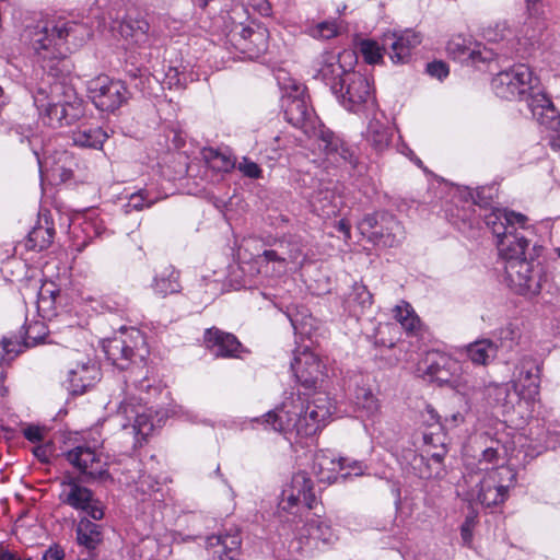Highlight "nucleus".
Returning <instances> with one entry per match:
<instances>
[{
    "instance_id": "2f4dec72",
    "label": "nucleus",
    "mask_w": 560,
    "mask_h": 560,
    "mask_svg": "<svg viewBox=\"0 0 560 560\" xmlns=\"http://www.w3.org/2000/svg\"><path fill=\"white\" fill-rule=\"evenodd\" d=\"M152 289L154 293L161 298L178 293L182 289L179 272L172 266L164 268L161 272L155 275Z\"/></svg>"
},
{
    "instance_id": "7c9ffc66",
    "label": "nucleus",
    "mask_w": 560,
    "mask_h": 560,
    "mask_svg": "<svg viewBox=\"0 0 560 560\" xmlns=\"http://www.w3.org/2000/svg\"><path fill=\"white\" fill-rule=\"evenodd\" d=\"M465 353L474 364L488 365L495 359L498 347L490 339H480L467 345Z\"/></svg>"
},
{
    "instance_id": "ddd939ff",
    "label": "nucleus",
    "mask_w": 560,
    "mask_h": 560,
    "mask_svg": "<svg viewBox=\"0 0 560 560\" xmlns=\"http://www.w3.org/2000/svg\"><path fill=\"white\" fill-rule=\"evenodd\" d=\"M528 108L538 124L549 130V143L556 151H560V113L552 101L545 93L532 95Z\"/></svg>"
},
{
    "instance_id": "8fccbe9b",
    "label": "nucleus",
    "mask_w": 560,
    "mask_h": 560,
    "mask_svg": "<svg viewBox=\"0 0 560 560\" xmlns=\"http://www.w3.org/2000/svg\"><path fill=\"white\" fill-rule=\"evenodd\" d=\"M347 302L350 307H353L352 311L357 313V308L363 310L372 304V294L365 285L355 283Z\"/></svg>"
},
{
    "instance_id": "c756f323",
    "label": "nucleus",
    "mask_w": 560,
    "mask_h": 560,
    "mask_svg": "<svg viewBox=\"0 0 560 560\" xmlns=\"http://www.w3.org/2000/svg\"><path fill=\"white\" fill-rule=\"evenodd\" d=\"M372 235L378 236L385 246H395L405 237V230L395 217L388 213L381 215L380 231H373Z\"/></svg>"
},
{
    "instance_id": "72a5a7b5",
    "label": "nucleus",
    "mask_w": 560,
    "mask_h": 560,
    "mask_svg": "<svg viewBox=\"0 0 560 560\" xmlns=\"http://www.w3.org/2000/svg\"><path fill=\"white\" fill-rule=\"evenodd\" d=\"M366 141L378 152L384 151L390 143V128L376 117L371 119L365 132Z\"/></svg>"
},
{
    "instance_id": "774afa93",
    "label": "nucleus",
    "mask_w": 560,
    "mask_h": 560,
    "mask_svg": "<svg viewBox=\"0 0 560 560\" xmlns=\"http://www.w3.org/2000/svg\"><path fill=\"white\" fill-rule=\"evenodd\" d=\"M65 551L58 545L49 546L43 555V560H63Z\"/></svg>"
},
{
    "instance_id": "a211bd4d",
    "label": "nucleus",
    "mask_w": 560,
    "mask_h": 560,
    "mask_svg": "<svg viewBox=\"0 0 560 560\" xmlns=\"http://www.w3.org/2000/svg\"><path fill=\"white\" fill-rule=\"evenodd\" d=\"M66 457L79 471L90 478H104L107 475V463L101 453L88 446L70 450Z\"/></svg>"
},
{
    "instance_id": "338daca9",
    "label": "nucleus",
    "mask_w": 560,
    "mask_h": 560,
    "mask_svg": "<svg viewBox=\"0 0 560 560\" xmlns=\"http://www.w3.org/2000/svg\"><path fill=\"white\" fill-rule=\"evenodd\" d=\"M505 215V209H493L483 215L485 223L489 229H491L499 220L504 219Z\"/></svg>"
},
{
    "instance_id": "0e129e2a",
    "label": "nucleus",
    "mask_w": 560,
    "mask_h": 560,
    "mask_svg": "<svg viewBox=\"0 0 560 560\" xmlns=\"http://www.w3.org/2000/svg\"><path fill=\"white\" fill-rule=\"evenodd\" d=\"M23 435L30 442L36 443L45 439L46 430L39 425H27L23 430Z\"/></svg>"
},
{
    "instance_id": "f3484780",
    "label": "nucleus",
    "mask_w": 560,
    "mask_h": 560,
    "mask_svg": "<svg viewBox=\"0 0 560 560\" xmlns=\"http://www.w3.org/2000/svg\"><path fill=\"white\" fill-rule=\"evenodd\" d=\"M291 369L298 382L305 388L315 387L324 373L319 358L307 348L295 351Z\"/></svg>"
},
{
    "instance_id": "7ed1b4c3",
    "label": "nucleus",
    "mask_w": 560,
    "mask_h": 560,
    "mask_svg": "<svg viewBox=\"0 0 560 560\" xmlns=\"http://www.w3.org/2000/svg\"><path fill=\"white\" fill-rule=\"evenodd\" d=\"M151 384L145 377L138 381L131 378L126 381L124 397L119 401L116 420L122 430L133 435L135 445L141 444L154 429V417L152 410L143 405L142 397L136 396V390L148 389Z\"/></svg>"
},
{
    "instance_id": "c03bdc74",
    "label": "nucleus",
    "mask_w": 560,
    "mask_h": 560,
    "mask_svg": "<svg viewBox=\"0 0 560 560\" xmlns=\"http://www.w3.org/2000/svg\"><path fill=\"white\" fill-rule=\"evenodd\" d=\"M495 401L501 405L505 411L514 409L515 405L524 400L522 395L513 388L510 390L509 384H501L494 387Z\"/></svg>"
},
{
    "instance_id": "a18cd8bd",
    "label": "nucleus",
    "mask_w": 560,
    "mask_h": 560,
    "mask_svg": "<svg viewBox=\"0 0 560 560\" xmlns=\"http://www.w3.org/2000/svg\"><path fill=\"white\" fill-rule=\"evenodd\" d=\"M159 199V197H152L148 189H141L130 195L127 203L124 205V211L125 213H129L133 210L141 211L144 208L153 206Z\"/></svg>"
},
{
    "instance_id": "6e6d98bb",
    "label": "nucleus",
    "mask_w": 560,
    "mask_h": 560,
    "mask_svg": "<svg viewBox=\"0 0 560 560\" xmlns=\"http://www.w3.org/2000/svg\"><path fill=\"white\" fill-rule=\"evenodd\" d=\"M136 489L143 495L154 497V500H160L158 497L161 491L160 482L151 475H141L136 483Z\"/></svg>"
},
{
    "instance_id": "603ef678",
    "label": "nucleus",
    "mask_w": 560,
    "mask_h": 560,
    "mask_svg": "<svg viewBox=\"0 0 560 560\" xmlns=\"http://www.w3.org/2000/svg\"><path fill=\"white\" fill-rule=\"evenodd\" d=\"M261 258L267 264H273L272 270L278 275L281 276L289 271L284 250L280 248V244L278 245V248L276 249H266L261 254Z\"/></svg>"
},
{
    "instance_id": "39448f33",
    "label": "nucleus",
    "mask_w": 560,
    "mask_h": 560,
    "mask_svg": "<svg viewBox=\"0 0 560 560\" xmlns=\"http://www.w3.org/2000/svg\"><path fill=\"white\" fill-rule=\"evenodd\" d=\"M534 81L530 68L520 63L499 72L491 84L497 96L509 101L525 100L528 103L532 95L541 93L535 91Z\"/></svg>"
},
{
    "instance_id": "4c0bfd02",
    "label": "nucleus",
    "mask_w": 560,
    "mask_h": 560,
    "mask_svg": "<svg viewBox=\"0 0 560 560\" xmlns=\"http://www.w3.org/2000/svg\"><path fill=\"white\" fill-rule=\"evenodd\" d=\"M540 33L541 27L539 22L533 18H528L515 34V39L518 45L516 50H526L529 46H533L538 40Z\"/></svg>"
},
{
    "instance_id": "6ab92c4d",
    "label": "nucleus",
    "mask_w": 560,
    "mask_h": 560,
    "mask_svg": "<svg viewBox=\"0 0 560 560\" xmlns=\"http://www.w3.org/2000/svg\"><path fill=\"white\" fill-rule=\"evenodd\" d=\"M421 43L419 33L407 30L399 34H386L383 48L388 49V56L394 63H405L409 60L411 50Z\"/></svg>"
},
{
    "instance_id": "412c9836",
    "label": "nucleus",
    "mask_w": 560,
    "mask_h": 560,
    "mask_svg": "<svg viewBox=\"0 0 560 560\" xmlns=\"http://www.w3.org/2000/svg\"><path fill=\"white\" fill-rule=\"evenodd\" d=\"M34 104L38 110L43 124L58 128L66 125L61 100L49 95L44 89H38L34 95Z\"/></svg>"
},
{
    "instance_id": "aec40b11",
    "label": "nucleus",
    "mask_w": 560,
    "mask_h": 560,
    "mask_svg": "<svg viewBox=\"0 0 560 560\" xmlns=\"http://www.w3.org/2000/svg\"><path fill=\"white\" fill-rule=\"evenodd\" d=\"M447 54L460 62H478L491 59L490 52L481 45L463 35L453 36L446 45Z\"/></svg>"
},
{
    "instance_id": "3c124183",
    "label": "nucleus",
    "mask_w": 560,
    "mask_h": 560,
    "mask_svg": "<svg viewBox=\"0 0 560 560\" xmlns=\"http://www.w3.org/2000/svg\"><path fill=\"white\" fill-rule=\"evenodd\" d=\"M360 51L364 60L370 65L378 63L383 60V52L388 54V49H384L375 40L364 39L360 43Z\"/></svg>"
},
{
    "instance_id": "5701e85b",
    "label": "nucleus",
    "mask_w": 560,
    "mask_h": 560,
    "mask_svg": "<svg viewBox=\"0 0 560 560\" xmlns=\"http://www.w3.org/2000/svg\"><path fill=\"white\" fill-rule=\"evenodd\" d=\"M205 341L215 357L238 358L243 352V347L234 335L217 328L206 331Z\"/></svg>"
},
{
    "instance_id": "052dcab7",
    "label": "nucleus",
    "mask_w": 560,
    "mask_h": 560,
    "mask_svg": "<svg viewBox=\"0 0 560 560\" xmlns=\"http://www.w3.org/2000/svg\"><path fill=\"white\" fill-rule=\"evenodd\" d=\"M382 213H374V214H368L365 215L362 221L359 223V229L361 232L364 233H371L373 231H380L381 229V215Z\"/></svg>"
},
{
    "instance_id": "f257e3e1",
    "label": "nucleus",
    "mask_w": 560,
    "mask_h": 560,
    "mask_svg": "<svg viewBox=\"0 0 560 560\" xmlns=\"http://www.w3.org/2000/svg\"><path fill=\"white\" fill-rule=\"evenodd\" d=\"M325 397L305 402L301 397H290L280 408L264 416L262 424L281 433L290 443L315 434L331 416Z\"/></svg>"
},
{
    "instance_id": "4468645a",
    "label": "nucleus",
    "mask_w": 560,
    "mask_h": 560,
    "mask_svg": "<svg viewBox=\"0 0 560 560\" xmlns=\"http://www.w3.org/2000/svg\"><path fill=\"white\" fill-rule=\"evenodd\" d=\"M512 386L525 401H535L539 395L540 368L533 358H523L515 368Z\"/></svg>"
},
{
    "instance_id": "20e7f679",
    "label": "nucleus",
    "mask_w": 560,
    "mask_h": 560,
    "mask_svg": "<svg viewBox=\"0 0 560 560\" xmlns=\"http://www.w3.org/2000/svg\"><path fill=\"white\" fill-rule=\"evenodd\" d=\"M80 26L73 22L59 20L36 26L32 33L31 44L40 61L58 59L69 50L65 48L68 38L75 36Z\"/></svg>"
},
{
    "instance_id": "49530a36",
    "label": "nucleus",
    "mask_w": 560,
    "mask_h": 560,
    "mask_svg": "<svg viewBox=\"0 0 560 560\" xmlns=\"http://www.w3.org/2000/svg\"><path fill=\"white\" fill-rule=\"evenodd\" d=\"M47 336L48 328L46 324L43 320L37 319L26 326L23 343L25 347H34L40 342H44Z\"/></svg>"
},
{
    "instance_id": "cd10ccee",
    "label": "nucleus",
    "mask_w": 560,
    "mask_h": 560,
    "mask_svg": "<svg viewBox=\"0 0 560 560\" xmlns=\"http://www.w3.org/2000/svg\"><path fill=\"white\" fill-rule=\"evenodd\" d=\"M517 229L497 241L499 255L506 261L525 256L528 241Z\"/></svg>"
},
{
    "instance_id": "79ce46f5",
    "label": "nucleus",
    "mask_w": 560,
    "mask_h": 560,
    "mask_svg": "<svg viewBox=\"0 0 560 560\" xmlns=\"http://www.w3.org/2000/svg\"><path fill=\"white\" fill-rule=\"evenodd\" d=\"M280 248L284 250L285 260L289 270L300 269L306 261V254L303 245L299 242H281Z\"/></svg>"
},
{
    "instance_id": "f8f14e48",
    "label": "nucleus",
    "mask_w": 560,
    "mask_h": 560,
    "mask_svg": "<svg viewBox=\"0 0 560 560\" xmlns=\"http://www.w3.org/2000/svg\"><path fill=\"white\" fill-rule=\"evenodd\" d=\"M88 96L97 109L113 113L128 101L130 93L122 81L101 74L88 82Z\"/></svg>"
},
{
    "instance_id": "bf43d9fd",
    "label": "nucleus",
    "mask_w": 560,
    "mask_h": 560,
    "mask_svg": "<svg viewBox=\"0 0 560 560\" xmlns=\"http://www.w3.org/2000/svg\"><path fill=\"white\" fill-rule=\"evenodd\" d=\"M338 460H345V469L339 472V477L346 479L349 476H361L364 472V466L361 462L352 460L350 458L340 457Z\"/></svg>"
},
{
    "instance_id": "1a4fd4ad",
    "label": "nucleus",
    "mask_w": 560,
    "mask_h": 560,
    "mask_svg": "<svg viewBox=\"0 0 560 560\" xmlns=\"http://www.w3.org/2000/svg\"><path fill=\"white\" fill-rule=\"evenodd\" d=\"M338 540L331 524L325 520H311L290 544V550L301 556H312L316 551L330 548Z\"/></svg>"
},
{
    "instance_id": "4be33fe9",
    "label": "nucleus",
    "mask_w": 560,
    "mask_h": 560,
    "mask_svg": "<svg viewBox=\"0 0 560 560\" xmlns=\"http://www.w3.org/2000/svg\"><path fill=\"white\" fill-rule=\"evenodd\" d=\"M101 372L92 361L78 362L68 371L65 383L72 394H83L88 387L100 380Z\"/></svg>"
},
{
    "instance_id": "393cba45",
    "label": "nucleus",
    "mask_w": 560,
    "mask_h": 560,
    "mask_svg": "<svg viewBox=\"0 0 560 560\" xmlns=\"http://www.w3.org/2000/svg\"><path fill=\"white\" fill-rule=\"evenodd\" d=\"M120 35L132 46L149 48L153 44L150 24L144 19H126L119 25Z\"/></svg>"
},
{
    "instance_id": "a878e982",
    "label": "nucleus",
    "mask_w": 560,
    "mask_h": 560,
    "mask_svg": "<svg viewBox=\"0 0 560 560\" xmlns=\"http://www.w3.org/2000/svg\"><path fill=\"white\" fill-rule=\"evenodd\" d=\"M345 468V460H338L331 454L323 451L315 454L312 463V472L319 482H336L339 478V472Z\"/></svg>"
},
{
    "instance_id": "423d86ee",
    "label": "nucleus",
    "mask_w": 560,
    "mask_h": 560,
    "mask_svg": "<svg viewBox=\"0 0 560 560\" xmlns=\"http://www.w3.org/2000/svg\"><path fill=\"white\" fill-rule=\"evenodd\" d=\"M514 479V474L508 467L492 469L470 489L468 499L487 508L499 505L506 500Z\"/></svg>"
},
{
    "instance_id": "e2e57ef3",
    "label": "nucleus",
    "mask_w": 560,
    "mask_h": 560,
    "mask_svg": "<svg viewBox=\"0 0 560 560\" xmlns=\"http://www.w3.org/2000/svg\"><path fill=\"white\" fill-rule=\"evenodd\" d=\"M238 170L249 178H259L261 175V170L258 164L247 158H244L242 162H240Z\"/></svg>"
},
{
    "instance_id": "13d9d810",
    "label": "nucleus",
    "mask_w": 560,
    "mask_h": 560,
    "mask_svg": "<svg viewBox=\"0 0 560 560\" xmlns=\"http://www.w3.org/2000/svg\"><path fill=\"white\" fill-rule=\"evenodd\" d=\"M492 444H495V447L482 446L481 462L497 464L499 459L508 456V447L502 441H492Z\"/></svg>"
},
{
    "instance_id": "9b49d317",
    "label": "nucleus",
    "mask_w": 560,
    "mask_h": 560,
    "mask_svg": "<svg viewBox=\"0 0 560 560\" xmlns=\"http://www.w3.org/2000/svg\"><path fill=\"white\" fill-rule=\"evenodd\" d=\"M144 337L140 330L129 328L120 336H116L104 342L103 349L108 360L119 369H127L128 362L139 358L143 360L145 350Z\"/></svg>"
},
{
    "instance_id": "6e6552de",
    "label": "nucleus",
    "mask_w": 560,
    "mask_h": 560,
    "mask_svg": "<svg viewBox=\"0 0 560 560\" xmlns=\"http://www.w3.org/2000/svg\"><path fill=\"white\" fill-rule=\"evenodd\" d=\"M355 63L357 56L352 50L346 49L339 54L326 51L314 62L313 78L324 82L334 93L340 91L341 82Z\"/></svg>"
},
{
    "instance_id": "5fc2aeb1",
    "label": "nucleus",
    "mask_w": 560,
    "mask_h": 560,
    "mask_svg": "<svg viewBox=\"0 0 560 560\" xmlns=\"http://www.w3.org/2000/svg\"><path fill=\"white\" fill-rule=\"evenodd\" d=\"M338 33V27L335 22L324 21L316 25L308 26L306 34L317 39H330Z\"/></svg>"
},
{
    "instance_id": "4d7b16f0",
    "label": "nucleus",
    "mask_w": 560,
    "mask_h": 560,
    "mask_svg": "<svg viewBox=\"0 0 560 560\" xmlns=\"http://www.w3.org/2000/svg\"><path fill=\"white\" fill-rule=\"evenodd\" d=\"M136 88H138L145 95H159V92L162 91L161 81L155 75L150 73H141L138 82H136Z\"/></svg>"
},
{
    "instance_id": "9d476101",
    "label": "nucleus",
    "mask_w": 560,
    "mask_h": 560,
    "mask_svg": "<svg viewBox=\"0 0 560 560\" xmlns=\"http://www.w3.org/2000/svg\"><path fill=\"white\" fill-rule=\"evenodd\" d=\"M342 107L352 113H361L375 105L374 92L370 80L352 70L348 72L340 85V91L334 92Z\"/></svg>"
},
{
    "instance_id": "864d4df0",
    "label": "nucleus",
    "mask_w": 560,
    "mask_h": 560,
    "mask_svg": "<svg viewBox=\"0 0 560 560\" xmlns=\"http://www.w3.org/2000/svg\"><path fill=\"white\" fill-rule=\"evenodd\" d=\"M511 30L505 22H494L482 28L481 35L489 43H500L508 38Z\"/></svg>"
},
{
    "instance_id": "ea45409f",
    "label": "nucleus",
    "mask_w": 560,
    "mask_h": 560,
    "mask_svg": "<svg viewBox=\"0 0 560 560\" xmlns=\"http://www.w3.org/2000/svg\"><path fill=\"white\" fill-rule=\"evenodd\" d=\"M505 214L504 219L499 220L497 224L490 229L497 240H500V237H503L516 228L524 229L527 223V218L522 213H516L505 209Z\"/></svg>"
},
{
    "instance_id": "473e14b6",
    "label": "nucleus",
    "mask_w": 560,
    "mask_h": 560,
    "mask_svg": "<svg viewBox=\"0 0 560 560\" xmlns=\"http://www.w3.org/2000/svg\"><path fill=\"white\" fill-rule=\"evenodd\" d=\"M107 135L100 127L81 125L72 131L74 145L81 148L101 149Z\"/></svg>"
},
{
    "instance_id": "f03ea898",
    "label": "nucleus",
    "mask_w": 560,
    "mask_h": 560,
    "mask_svg": "<svg viewBox=\"0 0 560 560\" xmlns=\"http://www.w3.org/2000/svg\"><path fill=\"white\" fill-rule=\"evenodd\" d=\"M284 116L288 122L300 128L313 139L325 156L337 164L355 165L354 150L326 128L314 116L303 96H287L284 98Z\"/></svg>"
},
{
    "instance_id": "37998d69",
    "label": "nucleus",
    "mask_w": 560,
    "mask_h": 560,
    "mask_svg": "<svg viewBox=\"0 0 560 560\" xmlns=\"http://www.w3.org/2000/svg\"><path fill=\"white\" fill-rule=\"evenodd\" d=\"M355 405L364 410L368 416H373L380 410V401L373 392L365 386H358L354 392Z\"/></svg>"
},
{
    "instance_id": "680f3d73",
    "label": "nucleus",
    "mask_w": 560,
    "mask_h": 560,
    "mask_svg": "<svg viewBox=\"0 0 560 560\" xmlns=\"http://www.w3.org/2000/svg\"><path fill=\"white\" fill-rule=\"evenodd\" d=\"M182 85V78L179 71L174 67H168L161 81L162 89H174Z\"/></svg>"
},
{
    "instance_id": "a19ab883",
    "label": "nucleus",
    "mask_w": 560,
    "mask_h": 560,
    "mask_svg": "<svg viewBox=\"0 0 560 560\" xmlns=\"http://www.w3.org/2000/svg\"><path fill=\"white\" fill-rule=\"evenodd\" d=\"M61 114L63 113L65 115L66 125L72 124L84 115L83 100L78 97L72 91L65 93V100L61 101Z\"/></svg>"
},
{
    "instance_id": "de8ad7c7",
    "label": "nucleus",
    "mask_w": 560,
    "mask_h": 560,
    "mask_svg": "<svg viewBox=\"0 0 560 560\" xmlns=\"http://www.w3.org/2000/svg\"><path fill=\"white\" fill-rule=\"evenodd\" d=\"M209 166L218 172H229L234 168L235 160L228 152L209 150L206 154Z\"/></svg>"
},
{
    "instance_id": "b1692460",
    "label": "nucleus",
    "mask_w": 560,
    "mask_h": 560,
    "mask_svg": "<svg viewBox=\"0 0 560 560\" xmlns=\"http://www.w3.org/2000/svg\"><path fill=\"white\" fill-rule=\"evenodd\" d=\"M242 539L237 529L224 535H213L207 538V549L218 560H236Z\"/></svg>"
},
{
    "instance_id": "c85d7f7f",
    "label": "nucleus",
    "mask_w": 560,
    "mask_h": 560,
    "mask_svg": "<svg viewBox=\"0 0 560 560\" xmlns=\"http://www.w3.org/2000/svg\"><path fill=\"white\" fill-rule=\"evenodd\" d=\"M241 37L243 49L250 58H257L268 49V32L261 26L244 27Z\"/></svg>"
},
{
    "instance_id": "f704fd0d",
    "label": "nucleus",
    "mask_w": 560,
    "mask_h": 560,
    "mask_svg": "<svg viewBox=\"0 0 560 560\" xmlns=\"http://www.w3.org/2000/svg\"><path fill=\"white\" fill-rule=\"evenodd\" d=\"M393 313L406 332L415 336L420 332L421 320L409 303L401 301L394 307Z\"/></svg>"
},
{
    "instance_id": "dca6fc26",
    "label": "nucleus",
    "mask_w": 560,
    "mask_h": 560,
    "mask_svg": "<svg viewBox=\"0 0 560 560\" xmlns=\"http://www.w3.org/2000/svg\"><path fill=\"white\" fill-rule=\"evenodd\" d=\"M60 500L75 510L85 511L93 520H102L104 516L103 508L97 501L93 500L92 492L73 481L62 482Z\"/></svg>"
},
{
    "instance_id": "bb28decb",
    "label": "nucleus",
    "mask_w": 560,
    "mask_h": 560,
    "mask_svg": "<svg viewBox=\"0 0 560 560\" xmlns=\"http://www.w3.org/2000/svg\"><path fill=\"white\" fill-rule=\"evenodd\" d=\"M425 374L440 383L452 382L458 362L442 353H429L425 359Z\"/></svg>"
},
{
    "instance_id": "69168bd1",
    "label": "nucleus",
    "mask_w": 560,
    "mask_h": 560,
    "mask_svg": "<svg viewBox=\"0 0 560 560\" xmlns=\"http://www.w3.org/2000/svg\"><path fill=\"white\" fill-rule=\"evenodd\" d=\"M427 71L430 75L435 77L440 80L444 79L448 74V68L443 61H434L428 63Z\"/></svg>"
},
{
    "instance_id": "09e8293b",
    "label": "nucleus",
    "mask_w": 560,
    "mask_h": 560,
    "mask_svg": "<svg viewBox=\"0 0 560 560\" xmlns=\"http://www.w3.org/2000/svg\"><path fill=\"white\" fill-rule=\"evenodd\" d=\"M21 343L12 339L3 338L0 342V382L5 378L3 366L13 360L21 351Z\"/></svg>"
},
{
    "instance_id": "0eeeda50",
    "label": "nucleus",
    "mask_w": 560,
    "mask_h": 560,
    "mask_svg": "<svg viewBox=\"0 0 560 560\" xmlns=\"http://www.w3.org/2000/svg\"><path fill=\"white\" fill-rule=\"evenodd\" d=\"M315 504L316 497L313 482L307 472L299 471L292 476L291 481L283 488L278 508L281 517H283L282 513L298 517L304 511L314 509Z\"/></svg>"
},
{
    "instance_id": "e433bc0d",
    "label": "nucleus",
    "mask_w": 560,
    "mask_h": 560,
    "mask_svg": "<svg viewBox=\"0 0 560 560\" xmlns=\"http://www.w3.org/2000/svg\"><path fill=\"white\" fill-rule=\"evenodd\" d=\"M78 542L88 549H94L102 540L100 525L82 518L77 526Z\"/></svg>"
},
{
    "instance_id": "58836bf2",
    "label": "nucleus",
    "mask_w": 560,
    "mask_h": 560,
    "mask_svg": "<svg viewBox=\"0 0 560 560\" xmlns=\"http://www.w3.org/2000/svg\"><path fill=\"white\" fill-rule=\"evenodd\" d=\"M55 230L50 226H35L27 236L25 247L30 250L40 252L52 243Z\"/></svg>"
},
{
    "instance_id": "c9c22d12",
    "label": "nucleus",
    "mask_w": 560,
    "mask_h": 560,
    "mask_svg": "<svg viewBox=\"0 0 560 560\" xmlns=\"http://www.w3.org/2000/svg\"><path fill=\"white\" fill-rule=\"evenodd\" d=\"M49 163L52 176L58 177L61 182H66L72 177L75 161L69 152H56L54 156L46 159L45 164L47 165Z\"/></svg>"
},
{
    "instance_id": "2eb2a0df",
    "label": "nucleus",
    "mask_w": 560,
    "mask_h": 560,
    "mask_svg": "<svg viewBox=\"0 0 560 560\" xmlns=\"http://www.w3.org/2000/svg\"><path fill=\"white\" fill-rule=\"evenodd\" d=\"M504 269L510 285L516 292L532 295L539 293L540 283L525 256L506 261Z\"/></svg>"
}]
</instances>
